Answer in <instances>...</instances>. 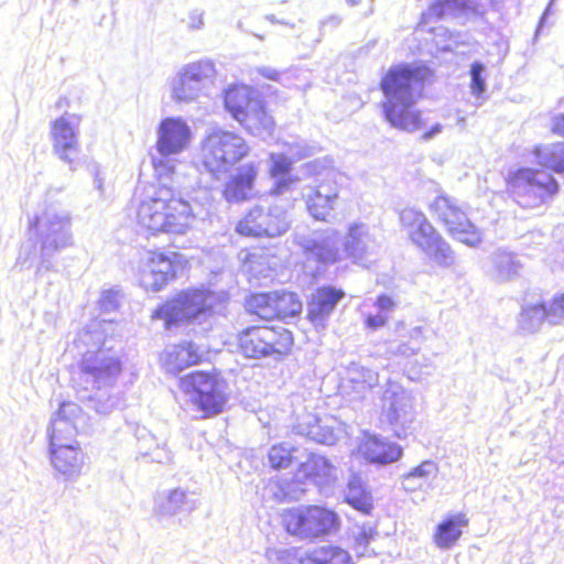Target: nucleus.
I'll list each match as a JSON object with an SVG mask.
<instances>
[{
	"label": "nucleus",
	"mask_w": 564,
	"mask_h": 564,
	"mask_svg": "<svg viewBox=\"0 0 564 564\" xmlns=\"http://www.w3.org/2000/svg\"><path fill=\"white\" fill-rule=\"evenodd\" d=\"M165 166H166V164H165L164 162H162V161H160L159 163L154 164V167H155L156 170H159V169H161V167H165Z\"/></svg>",
	"instance_id": "obj_47"
},
{
	"label": "nucleus",
	"mask_w": 564,
	"mask_h": 564,
	"mask_svg": "<svg viewBox=\"0 0 564 564\" xmlns=\"http://www.w3.org/2000/svg\"><path fill=\"white\" fill-rule=\"evenodd\" d=\"M345 295L343 289L334 285L317 286L307 300V321L314 326L324 327Z\"/></svg>",
	"instance_id": "obj_18"
},
{
	"label": "nucleus",
	"mask_w": 564,
	"mask_h": 564,
	"mask_svg": "<svg viewBox=\"0 0 564 564\" xmlns=\"http://www.w3.org/2000/svg\"><path fill=\"white\" fill-rule=\"evenodd\" d=\"M303 251L308 261L322 265L334 264L340 259L338 248L321 240L308 241L303 247Z\"/></svg>",
	"instance_id": "obj_28"
},
{
	"label": "nucleus",
	"mask_w": 564,
	"mask_h": 564,
	"mask_svg": "<svg viewBox=\"0 0 564 564\" xmlns=\"http://www.w3.org/2000/svg\"><path fill=\"white\" fill-rule=\"evenodd\" d=\"M284 531L300 540L314 541L337 532L340 518L330 508L321 505H301L284 509L280 513Z\"/></svg>",
	"instance_id": "obj_8"
},
{
	"label": "nucleus",
	"mask_w": 564,
	"mask_h": 564,
	"mask_svg": "<svg viewBox=\"0 0 564 564\" xmlns=\"http://www.w3.org/2000/svg\"><path fill=\"white\" fill-rule=\"evenodd\" d=\"M215 300L214 292L208 289H183L160 304L153 311L152 318L163 319L166 328L203 321L213 315Z\"/></svg>",
	"instance_id": "obj_7"
},
{
	"label": "nucleus",
	"mask_w": 564,
	"mask_h": 564,
	"mask_svg": "<svg viewBox=\"0 0 564 564\" xmlns=\"http://www.w3.org/2000/svg\"><path fill=\"white\" fill-rule=\"evenodd\" d=\"M401 225L409 230L410 240L438 265H446L451 257V248L441 234L429 221L426 216L415 209H404L400 213Z\"/></svg>",
	"instance_id": "obj_11"
},
{
	"label": "nucleus",
	"mask_w": 564,
	"mask_h": 564,
	"mask_svg": "<svg viewBox=\"0 0 564 564\" xmlns=\"http://www.w3.org/2000/svg\"><path fill=\"white\" fill-rule=\"evenodd\" d=\"M300 564H352L349 553L338 546H322L303 556Z\"/></svg>",
	"instance_id": "obj_27"
},
{
	"label": "nucleus",
	"mask_w": 564,
	"mask_h": 564,
	"mask_svg": "<svg viewBox=\"0 0 564 564\" xmlns=\"http://www.w3.org/2000/svg\"><path fill=\"white\" fill-rule=\"evenodd\" d=\"M134 218L147 236H180L192 228L195 214L188 200L174 188L162 185L138 204Z\"/></svg>",
	"instance_id": "obj_3"
},
{
	"label": "nucleus",
	"mask_w": 564,
	"mask_h": 564,
	"mask_svg": "<svg viewBox=\"0 0 564 564\" xmlns=\"http://www.w3.org/2000/svg\"><path fill=\"white\" fill-rule=\"evenodd\" d=\"M295 181H296L295 178H288V180L279 181L275 183L272 192L275 195H280V194L289 191L291 188L292 183H294Z\"/></svg>",
	"instance_id": "obj_42"
},
{
	"label": "nucleus",
	"mask_w": 564,
	"mask_h": 564,
	"mask_svg": "<svg viewBox=\"0 0 564 564\" xmlns=\"http://www.w3.org/2000/svg\"><path fill=\"white\" fill-rule=\"evenodd\" d=\"M505 182L508 195L524 209L546 205L561 189L551 172L535 167H519L510 172Z\"/></svg>",
	"instance_id": "obj_6"
},
{
	"label": "nucleus",
	"mask_w": 564,
	"mask_h": 564,
	"mask_svg": "<svg viewBox=\"0 0 564 564\" xmlns=\"http://www.w3.org/2000/svg\"><path fill=\"white\" fill-rule=\"evenodd\" d=\"M346 2L350 7H356V6H359L361 3V0H346Z\"/></svg>",
	"instance_id": "obj_46"
},
{
	"label": "nucleus",
	"mask_w": 564,
	"mask_h": 564,
	"mask_svg": "<svg viewBox=\"0 0 564 564\" xmlns=\"http://www.w3.org/2000/svg\"><path fill=\"white\" fill-rule=\"evenodd\" d=\"M553 304L558 323L564 318V293L554 296Z\"/></svg>",
	"instance_id": "obj_41"
},
{
	"label": "nucleus",
	"mask_w": 564,
	"mask_h": 564,
	"mask_svg": "<svg viewBox=\"0 0 564 564\" xmlns=\"http://www.w3.org/2000/svg\"><path fill=\"white\" fill-rule=\"evenodd\" d=\"M291 160L285 156H279L272 162L270 173L272 176L285 175L291 171Z\"/></svg>",
	"instance_id": "obj_36"
},
{
	"label": "nucleus",
	"mask_w": 564,
	"mask_h": 564,
	"mask_svg": "<svg viewBox=\"0 0 564 564\" xmlns=\"http://www.w3.org/2000/svg\"><path fill=\"white\" fill-rule=\"evenodd\" d=\"M386 323L387 318L380 315H369L365 321L366 326L370 329H378L384 326Z\"/></svg>",
	"instance_id": "obj_40"
},
{
	"label": "nucleus",
	"mask_w": 564,
	"mask_h": 564,
	"mask_svg": "<svg viewBox=\"0 0 564 564\" xmlns=\"http://www.w3.org/2000/svg\"><path fill=\"white\" fill-rule=\"evenodd\" d=\"M469 524V519L464 512L448 514L435 527L433 542L441 550L454 547L463 535V531Z\"/></svg>",
	"instance_id": "obj_24"
},
{
	"label": "nucleus",
	"mask_w": 564,
	"mask_h": 564,
	"mask_svg": "<svg viewBox=\"0 0 564 564\" xmlns=\"http://www.w3.org/2000/svg\"><path fill=\"white\" fill-rule=\"evenodd\" d=\"M550 131L554 135L564 137V113H558L552 118Z\"/></svg>",
	"instance_id": "obj_38"
},
{
	"label": "nucleus",
	"mask_w": 564,
	"mask_h": 564,
	"mask_svg": "<svg viewBox=\"0 0 564 564\" xmlns=\"http://www.w3.org/2000/svg\"><path fill=\"white\" fill-rule=\"evenodd\" d=\"M80 408L74 402L61 403L51 423L50 460L56 474L65 480L77 478L85 465V453L79 443L76 420Z\"/></svg>",
	"instance_id": "obj_4"
},
{
	"label": "nucleus",
	"mask_w": 564,
	"mask_h": 564,
	"mask_svg": "<svg viewBox=\"0 0 564 564\" xmlns=\"http://www.w3.org/2000/svg\"><path fill=\"white\" fill-rule=\"evenodd\" d=\"M242 308L246 315L265 323L250 324L236 333V350L240 356L252 360H281L293 351V332L270 322L288 323L301 316L303 302L296 292L286 289L252 291L243 297Z\"/></svg>",
	"instance_id": "obj_1"
},
{
	"label": "nucleus",
	"mask_w": 564,
	"mask_h": 564,
	"mask_svg": "<svg viewBox=\"0 0 564 564\" xmlns=\"http://www.w3.org/2000/svg\"><path fill=\"white\" fill-rule=\"evenodd\" d=\"M543 152H544V147L541 144H538V145L533 147V149H532V154L536 159H540L542 156Z\"/></svg>",
	"instance_id": "obj_44"
},
{
	"label": "nucleus",
	"mask_w": 564,
	"mask_h": 564,
	"mask_svg": "<svg viewBox=\"0 0 564 564\" xmlns=\"http://www.w3.org/2000/svg\"><path fill=\"white\" fill-rule=\"evenodd\" d=\"M332 464L314 452H307L303 459L297 458L292 480L295 484L317 482L330 475Z\"/></svg>",
	"instance_id": "obj_23"
},
{
	"label": "nucleus",
	"mask_w": 564,
	"mask_h": 564,
	"mask_svg": "<svg viewBox=\"0 0 564 564\" xmlns=\"http://www.w3.org/2000/svg\"><path fill=\"white\" fill-rule=\"evenodd\" d=\"M69 101L67 98L63 97L56 102V108H63L64 106H68Z\"/></svg>",
	"instance_id": "obj_45"
},
{
	"label": "nucleus",
	"mask_w": 564,
	"mask_h": 564,
	"mask_svg": "<svg viewBox=\"0 0 564 564\" xmlns=\"http://www.w3.org/2000/svg\"><path fill=\"white\" fill-rule=\"evenodd\" d=\"M250 151L248 141L238 132L215 129L202 141L200 160L206 171L220 176L247 158Z\"/></svg>",
	"instance_id": "obj_9"
},
{
	"label": "nucleus",
	"mask_w": 564,
	"mask_h": 564,
	"mask_svg": "<svg viewBox=\"0 0 564 564\" xmlns=\"http://www.w3.org/2000/svg\"><path fill=\"white\" fill-rule=\"evenodd\" d=\"M300 452L297 446L278 442L271 445L267 452L268 466L274 471L289 470L296 465Z\"/></svg>",
	"instance_id": "obj_25"
},
{
	"label": "nucleus",
	"mask_w": 564,
	"mask_h": 564,
	"mask_svg": "<svg viewBox=\"0 0 564 564\" xmlns=\"http://www.w3.org/2000/svg\"><path fill=\"white\" fill-rule=\"evenodd\" d=\"M408 412V403L403 398L393 397L389 406L383 411V420L388 424H395Z\"/></svg>",
	"instance_id": "obj_34"
},
{
	"label": "nucleus",
	"mask_w": 564,
	"mask_h": 564,
	"mask_svg": "<svg viewBox=\"0 0 564 564\" xmlns=\"http://www.w3.org/2000/svg\"><path fill=\"white\" fill-rule=\"evenodd\" d=\"M521 318L527 324H542L549 323L551 325H557L558 321L556 317L553 300L550 303L540 302L530 304L521 311Z\"/></svg>",
	"instance_id": "obj_29"
},
{
	"label": "nucleus",
	"mask_w": 564,
	"mask_h": 564,
	"mask_svg": "<svg viewBox=\"0 0 564 564\" xmlns=\"http://www.w3.org/2000/svg\"><path fill=\"white\" fill-rule=\"evenodd\" d=\"M80 371L89 376L94 382L109 384L121 373L120 359L109 350L99 348L97 351L85 355L79 365Z\"/></svg>",
	"instance_id": "obj_17"
},
{
	"label": "nucleus",
	"mask_w": 564,
	"mask_h": 564,
	"mask_svg": "<svg viewBox=\"0 0 564 564\" xmlns=\"http://www.w3.org/2000/svg\"><path fill=\"white\" fill-rule=\"evenodd\" d=\"M338 186L333 180L319 182L307 195L306 206L310 214L318 220H326L338 199Z\"/></svg>",
	"instance_id": "obj_21"
},
{
	"label": "nucleus",
	"mask_w": 564,
	"mask_h": 564,
	"mask_svg": "<svg viewBox=\"0 0 564 564\" xmlns=\"http://www.w3.org/2000/svg\"><path fill=\"white\" fill-rule=\"evenodd\" d=\"M202 76L198 73H194L191 68L185 69L172 89L173 98L176 101L193 100L199 91L198 84Z\"/></svg>",
	"instance_id": "obj_30"
},
{
	"label": "nucleus",
	"mask_w": 564,
	"mask_h": 564,
	"mask_svg": "<svg viewBox=\"0 0 564 564\" xmlns=\"http://www.w3.org/2000/svg\"><path fill=\"white\" fill-rule=\"evenodd\" d=\"M160 361L167 372L177 373L185 368L202 364L203 356L193 343L184 341L164 350Z\"/></svg>",
	"instance_id": "obj_22"
},
{
	"label": "nucleus",
	"mask_w": 564,
	"mask_h": 564,
	"mask_svg": "<svg viewBox=\"0 0 564 564\" xmlns=\"http://www.w3.org/2000/svg\"><path fill=\"white\" fill-rule=\"evenodd\" d=\"M187 264V259L180 252L152 250L139 270V284L147 292H160L174 281Z\"/></svg>",
	"instance_id": "obj_12"
},
{
	"label": "nucleus",
	"mask_w": 564,
	"mask_h": 564,
	"mask_svg": "<svg viewBox=\"0 0 564 564\" xmlns=\"http://www.w3.org/2000/svg\"><path fill=\"white\" fill-rule=\"evenodd\" d=\"M376 306L380 311H391L395 306V302L390 295L380 294L376 300Z\"/></svg>",
	"instance_id": "obj_39"
},
{
	"label": "nucleus",
	"mask_w": 564,
	"mask_h": 564,
	"mask_svg": "<svg viewBox=\"0 0 564 564\" xmlns=\"http://www.w3.org/2000/svg\"><path fill=\"white\" fill-rule=\"evenodd\" d=\"M258 177V163L248 162L239 165L224 183L223 197L229 203H242L251 199Z\"/></svg>",
	"instance_id": "obj_16"
},
{
	"label": "nucleus",
	"mask_w": 564,
	"mask_h": 564,
	"mask_svg": "<svg viewBox=\"0 0 564 564\" xmlns=\"http://www.w3.org/2000/svg\"><path fill=\"white\" fill-rule=\"evenodd\" d=\"M434 468L433 463L431 462H423L419 466L414 467L410 471H408L404 475L405 479L414 478V477H421V478H427L431 474V469Z\"/></svg>",
	"instance_id": "obj_37"
},
{
	"label": "nucleus",
	"mask_w": 564,
	"mask_h": 564,
	"mask_svg": "<svg viewBox=\"0 0 564 564\" xmlns=\"http://www.w3.org/2000/svg\"><path fill=\"white\" fill-rule=\"evenodd\" d=\"M355 454L368 464L384 466L400 460L403 448L394 442L366 432L359 440Z\"/></svg>",
	"instance_id": "obj_15"
},
{
	"label": "nucleus",
	"mask_w": 564,
	"mask_h": 564,
	"mask_svg": "<svg viewBox=\"0 0 564 564\" xmlns=\"http://www.w3.org/2000/svg\"><path fill=\"white\" fill-rule=\"evenodd\" d=\"M541 163L552 173L564 174V141L553 143Z\"/></svg>",
	"instance_id": "obj_33"
},
{
	"label": "nucleus",
	"mask_w": 564,
	"mask_h": 564,
	"mask_svg": "<svg viewBox=\"0 0 564 564\" xmlns=\"http://www.w3.org/2000/svg\"><path fill=\"white\" fill-rule=\"evenodd\" d=\"M345 501L364 514H370L375 507L370 491L358 485L349 486Z\"/></svg>",
	"instance_id": "obj_32"
},
{
	"label": "nucleus",
	"mask_w": 564,
	"mask_h": 564,
	"mask_svg": "<svg viewBox=\"0 0 564 564\" xmlns=\"http://www.w3.org/2000/svg\"><path fill=\"white\" fill-rule=\"evenodd\" d=\"M228 381L221 370H193L180 379V388L203 419L219 415L228 402Z\"/></svg>",
	"instance_id": "obj_5"
},
{
	"label": "nucleus",
	"mask_w": 564,
	"mask_h": 564,
	"mask_svg": "<svg viewBox=\"0 0 564 564\" xmlns=\"http://www.w3.org/2000/svg\"><path fill=\"white\" fill-rule=\"evenodd\" d=\"M360 229V224L350 225L347 232L348 238L344 245L347 257L354 262L361 261L367 254V247L362 243Z\"/></svg>",
	"instance_id": "obj_31"
},
{
	"label": "nucleus",
	"mask_w": 564,
	"mask_h": 564,
	"mask_svg": "<svg viewBox=\"0 0 564 564\" xmlns=\"http://www.w3.org/2000/svg\"><path fill=\"white\" fill-rule=\"evenodd\" d=\"M226 110L250 134H272L275 122L265 104L243 85L228 88L224 96Z\"/></svg>",
	"instance_id": "obj_10"
},
{
	"label": "nucleus",
	"mask_w": 564,
	"mask_h": 564,
	"mask_svg": "<svg viewBox=\"0 0 564 564\" xmlns=\"http://www.w3.org/2000/svg\"><path fill=\"white\" fill-rule=\"evenodd\" d=\"M53 150L57 156L72 164L79 159L80 149L74 127L65 117L55 119L51 124Z\"/></svg>",
	"instance_id": "obj_20"
},
{
	"label": "nucleus",
	"mask_w": 564,
	"mask_h": 564,
	"mask_svg": "<svg viewBox=\"0 0 564 564\" xmlns=\"http://www.w3.org/2000/svg\"><path fill=\"white\" fill-rule=\"evenodd\" d=\"M442 130V126L441 124H434L429 131H426L422 138L423 140H429L430 138H432L434 134L438 133L440 131Z\"/></svg>",
	"instance_id": "obj_43"
},
{
	"label": "nucleus",
	"mask_w": 564,
	"mask_h": 564,
	"mask_svg": "<svg viewBox=\"0 0 564 564\" xmlns=\"http://www.w3.org/2000/svg\"><path fill=\"white\" fill-rule=\"evenodd\" d=\"M158 134L156 150L162 155L180 153L191 140V130L181 118H164L160 122Z\"/></svg>",
	"instance_id": "obj_19"
},
{
	"label": "nucleus",
	"mask_w": 564,
	"mask_h": 564,
	"mask_svg": "<svg viewBox=\"0 0 564 564\" xmlns=\"http://www.w3.org/2000/svg\"><path fill=\"white\" fill-rule=\"evenodd\" d=\"M484 72V66L476 62L471 65L470 75H471V90L474 95L480 96L485 91V80L481 76Z\"/></svg>",
	"instance_id": "obj_35"
},
{
	"label": "nucleus",
	"mask_w": 564,
	"mask_h": 564,
	"mask_svg": "<svg viewBox=\"0 0 564 564\" xmlns=\"http://www.w3.org/2000/svg\"><path fill=\"white\" fill-rule=\"evenodd\" d=\"M432 18L442 20L448 15L474 14L481 17L482 12L470 0H434L429 7Z\"/></svg>",
	"instance_id": "obj_26"
},
{
	"label": "nucleus",
	"mask_w": 564,
	"mask_h": 564,
	"mask_svg": "<svg viewBox=\"0 0 564 564\" xmlns=\"http://www.w3.org/2000/svg\"><path fill=\"white\" fill-rule=\"evenodd\" d=\"M430 209L434 218L445 227L447 234L454 239L469 247H476L481 242L480 230L453 198L438 195L431 203Z\"/></svg>",
	"instance_id": "obj_13"
},
{
	"label": "nucleus",
	"mask_w": 564,
	"mask_h": 564,
	"mask_svg": "<svg viewBox=\"0 0 564 564\" xmlns=\"http://www.w3.org/2000/svg\"><path fill=\"white\" fill-rule=\"evenodd\" d=\"M433 73L424 64H395L381 76L379 89L383 96L380 104L382 116L395 129L414 132L423 127L421 112L414 108L423 97L426 83Z\"/></svg>",
	"instance_id": "obj_2"
},
{
	"label": "nucleus",
	"mask_w": 564,
	"mask_h": 564,
	"mask_svg": "<svg viewBox=\"0 0 564 564\" xmlns=\"http://www.w3.org/2000/svg\"><path fill=\"white\" fill-rule=\"evenodd\" d=\"M289 229L284 210L273 205H256L237 221L235 230L241 237L275 238Z\"/></svg>",
	"instance_id": "obj_14"
}]
</instances>
